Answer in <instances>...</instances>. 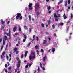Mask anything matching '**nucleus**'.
<instances>
[{
	"instance_id": "f257e3e1",
	"label": "nucleus",
	"mask_w": 73,
	"mask_h": 73,
	"mask_svg": "<svg viewBox=\"0 0 73 73\" xmlns=\"http://www.w3.org/2000/svg\"><path fill=\"white\" fill-rule=\"evenodd\" d=\"M35 52H32L31 53V55H33V56H32L31 55H30L29 58L30 60H31L32 59H35V58H36V57H35Z\"/></svg>"
},
{
	"instance_id": "f03ea898",
	"label": "nucleus",
	"mask_w": 73,
	"mask_h": 73,
	"mask_svg": "<svg viewBox=\"0 0 73 73\" xmlns=\"http://www.w3.org/2000/svg\"><path fill=\"white\" fill-rule=\"evenodd\" d=\"M35 11H37V9L40 8V5L38 4H36L35 6Z\"/></svg>"
},
{
	"instance_id": "7ed1b4c3",
	"label": "nucleus",
	"mask_w": 73,
	"mask_h": 73,
	"mask_svg": "<svg viewBox=\"0 0 73 73\" xmlns=\"http://www.w3.org/2000/svg\"><path fill=\"white\" fill-rule=\"evenodd\" d=\"M29 9L30 10H32L33 9V7H32V4L31 3H30L29 5Z\"/></svg>"
},
{
	"instance_id": "20e7f679",
	"label": "nucleus",
	"mask_w": 73,
	"mask_h": 73,
	"mask_svg": "<svg viewBox=\"0 0 73 73\" xmlns=\"http://www.w3.org/2000/svg\"><path fill=\"white\" fill-rule=\"evenodd\" d=\"M21 13H17V15L16 16V18L17 20H18L19 19V17H20V16H21Z\"/></svg>"
},
{
	"instance_id": "39448f33",
	"label": "nucleus",
	"mask_w": 73,
	"mask_h": 73,
	"mask_svg": "<svg viewBox=\"0 0 73 73\" xmlns=\"http://www.w3.org/2000/svg\"><path fill=\"white\" fill-rule=\"evenodd\" d=\"M23 35L24 36V39L23 40V42H25L27 39V36H26V35H25L24 34H23Z\"/></svg>"
},
{
	"instance_id": "423d86ee",
	"label": "nucleus",
	"mask_w": 73,
	"mask_h": 73,
	"mask_svg": "<svg viewBox=\"0 0 73 73\" xmlns=\"http://www.w3.org/2000/svg\"><path fill=\"white\" fill-rule=\"evenodd\" d=\"M5 52H4L2 53V54L1 56V59H3V58H4V56L5 55Z\"/></svg>"
},
{
	"instance_id": "0eeeda50",
	"label": "nucleus",
	"mask_w": 73,
	"mask_h": 73,
	"mask_svg": "<svg viewBox=\"0 0 73 73\" xmlns=\"http://www.w3.org/2000/svg\"><path fill=\"white\" fill-rule=\"evenodd\" d=\"M43 44L45 45L47 43V40H43Z\"/></svg>"
},
{
	"instance_id": "6e6552de",
	"label": "nucleus",
	"mask_w": 73,
	"mask_h": 73,
	"mask_svg": "<svg viewBox=\"0 0 73 73\" xmlns=\"http://www.w3.org/2000/svg\"><path fill=\"white\" fill-rule=\"evenodd\" d=\"M46 58H47V56L46 55L45 56H44L43 58V61L45 62Z\"/></svg>"
},
{
	"instance_id": "1a4fd4ad",
	"label": "nucleus",
	"mask_w": 73,
	"mask_h": 73,
	"mask_svg": "<svg viewBox=\"0 0 73 73\" xmlns=\"http://www.w3.org/2000/svg\"><path fill=\"white\" fill-rule=\"evenodd\" d=\"M4 38H3V40H5V41H6V40H7L8 38L7 37V36H6V35H4Z\"/></svg>"
},
{
	"instance_id": "9d476101",
	"label": "nucleus",
	"mask_w": 73,
	"mask_h": 73,
	"mask_svg": "<svg viewBox=\"0 0 73 73\" xmlns=\"http://www.w3.org/2000/svg\"><path fill=\"white\" fill-rule=\"evenodd\" d=\"M16 29H17V27H15L13 29V31L14 32H15L16 31Z\"/></svg>"
},
{
	"instance_id": "9b49d317",
	"label": "nucleus",
	"mask_w": 73,
	"mask_h": 73,
	"mask_svg": "<svg viewBox=\"0 0 73 73\" xmlns=\"http://www.w3.org/2000/svg\"><path fill=\"white\" fill-rule=\"evenodd\" d=\"M62 1H63V0L60 1V2L58 3V5H59L60 4H61V3H62Z\"/></svg>"
},
{
	"instance_id": "f8f14e48",
	"label": "nucleus",
	"mask_w": 73,
	"mask_h": 73,
	"mask_svg": "<svg viewBox=\"0 0 73 73\" xmlns=\"http://www.w3.org/2000/svg\"><path fill=\"white\" fill-rule=\"evenodd\" d=\"M1 24H4L5 23V22L4 21H3V20L2 19H1Z\"/></svg>"
},
{
	"instance_id": "ddd939ff",
	"label": "nucleus",
	"mask_w": 73,
	"mask_h": 73,
	"mask_svg": "<svg viewBox=\"0 0 73 73\" xmlns=\"http://www.w3.org/2000/svg\"><path fill=\"white\" fill-rule=\"evenodd\" d=\"M39 47V46L38 45H36L35 47V49H37V48H38Z\"/></svg>"
},
{
	"instance_id": "4468645a",
	"label": "nucleus",
	"mask_w": 73,
	"mask_h": 73,
	"mask_svg": "<svg viewBox=\"0 0 73 73\" xmlns=\"http://www.w3.org/2000/svg\"><path fill=\"white\" fill-rule=\"evenodd\" d=\"M50 21H50V19L49 20H48L47 21V22H48V24L49 25V24H50Z\"/></svg>"
},
{
	"instance_id": "2eb2a0df",
	"label": "nucleus",
	"mask_w": 73,
	"mask_h": 73,
	"mask_svg": "<svg viewBox=\"0 0 73 73\" xmlns=\"http://www.w3.org/2000/svg\"><path fill=\"white\" fill-rule=\"evenodd\" d=\"M28 51H26L25 52V57H27V54H28Z\"/></svg>"
},
{
	"instance_id": "dca6fc26",
	"label": "nucleus",
	"mask_w": 73,
	"mask_h": 73,
	"mask_svg": "<svg viewBox=\"0 0 73 73\" xmlns=\"http://www.w3.org/2000/svg\"><path fill=\"white\" fill-rule=\"evenodd\" d=\"M39 14H41V12H39V11H38L37 13V16H39Z\"/></svg>"
},
{
	"instance_id": "f3484780",
	"label": "nucleus",
	"mask_w": 73,
	"mask_h": 73,
	"mask_svg": "<svg viewBox=\"0 0 73 73\" xmlns=\"http://www.w3.org/2000/svg\"><path fill=\"white\" fill-rule=\"evenodd\" d=\"M24 29L26 30H28V28H27V27L26 26H24Z\"/></svg>"
},
{
	"instance_id": "a211bd4d",
	"label": "nucleus",
	"mask_w": 73,
	"mask_h": 73,
	"mask_svg": "<svg viewBox=\"0 0 73 73\" xmlns=\"http://www.w3.org/2000/svg\"><path fill=\"white\" fill-rule=\"evenodd\" d=\"M7 36H9V37H10V36H11V33H7Z\"/></svg>"
},
{
	"instance_id": "6ab92c4d",
	"label": "nucleus",
	"mask_w": 73,
	"mask_h": 73,
	"mask_svg": "<svg viewBox=\"0 0 73 73\" xmlns=\"http://www.w3.org/2000/svg\"><path fill=\"white\" fill-rule=\"evenodd\" d=\"M55 20L56 21H57V22H58V18H56L55 19Z\"/></svg>"
},
{
	"instance_id": "aec40b11",
	"label": "nucleus",
	"mask_w": 73,
	"mask_h": 73,
	"mask_svg": "<svg viewBox=\"0 0 73 73\" xmlns=\"http://www.w3.org/2000/svg\"><path fill=\"white\" fill-rule=\"evenodd\" d=\"M57 15V17H61V15L60 14H58Z\"/></svg>"
},
{
	"instance_id": "412c9836",
	"label": "nucleus",
	"mask_w": 73,
	"mask_h": 73,
	"mask_svg": "<svg viewBox=\"0 0 73 73\" xmlns=\"http://www.w3.org/2000/svg\"><path fill=\"white\" fill-rule=\"evenodd\" d=\"M54 17H57V16L56 15V14L55 13L54 14Z\"/></svg>"
},
{
	"instance_id": "4be33fe9",
	"label": "nucleus",
	"mask_w": 73,
	"mask_h": 73,
	"mask_svg": "<svg viewBox=\"0 0 73 73\" xmlns=\"http://www.w3.org/2000/svg\"><path fill=\"white\" fill-rule=\"evenodd\" d=\"M14 50L15 52H16L17 50V48H15Z\"/></svg>"
},
{
	"instance_id": "5701e85b",
	"label": "nucleus",
	"mask_w": 73,
	"mask_h": 73,
	"mask_svg": "<svg viewBox=\"0 0 73 73\" xmlns=\"http://www.w3.org/2000/svg\"><path fill=\"white\" fill-rule=\"evenodd\" d=\"M41 26L42 27H43V28H44L45 27V26H44V25L43 23H42L41 24Z\"/></svg>"
},
{
	"instance_id": "b1692460",
	"label": "nucleus",
	"mask_w": 73,
	"mask_h": 73,
	"mask_svg": "<svg viewBox=\"0 0 73 73\" xmlns=\"http://www.w3.org/2000/svg\"><path fill=\"white\" fill-rule=\"evenodd\" d=\"M52 52H54L55 51V49L54 48H52Z\"/></svg>"
},
{
	"instance_id": "393cba45",
	"label": "nucleus",
	"mask_w": 73,
	"mask_h": 73,
	"mask_svg": "<svg viewBox=\"0 0 73 73\" xmlns=\"http://www.w3.org/2000/svg\"><path fill=\"white\" fill-rule=\"evenodd\" d=\"M52 27L53 29H54L55 28V26L54 25V24H53L52 25Z\"/></svg>"
},
{
	"instance_id": "a878e982",
	"label": "nucleus",
	"mask_w": 73,
	"mask_h": 73,
	"mask_svg": "<svg viewBox=\"0 0 73 73\" xmlns=\"http://www.w3.org/2000/svg\"><path fill=\"white\" fill-rule=\"evenodd\" d=\"M19 32H21V28H20V27H19Z\"/></svg>"
},
{
	"instance_id": "bb28decb",
	"label": "nucleus",
	"mask_w": 73,
	"mask_h": 73,
	"mask_svg": "<svg viewBox=\"0 0 73 73\" xmlns=\"http://www.w3.org/2000/svg\"><path fill=\"white\" fill-rule=\"evenodd\" d=\"M73 14L72 13H71V16H70L71 19H72V18H73Z\"/></svg>"
},
{
	"instance_id": "cd10ccee",
	"label": "nucleus",
	"mask_w": 73,
	"mask_h": 73,
	"mask_svg": "<svg viewBox=\"0 0 73 73\" xmlns=\"http://www.w3.org/2000/svg\"><path fill=\"white\" fill-rule=\"evenodd\" d=\"M28 17L30 21H31V15H29Z\"/></svg>"
},
{
	"instance_id": "c85d7f7f",
	"label": "nucleus",
	"mask_w": 73,
	"mask_h": 73,
	"mask_svg": "<svg viewBox=\"0 0 73 73\" xmlns=\"http://www.w3.org/2000/svg\"><path fill=\"white\" fill-rule=\"evenodd\" d=\"M36 52L37 54H39V51L38 50H36Z\"/></svg>"
},
{
	"instance_id": "c756f323",
	"label": "nucleus",
	"mask_w": 73,
	"mask_h": 73,
	"mask_svg": "<svg viewBox=\"0 0 73 73\" xmlns=\"http://www.w3.org/2000/svg\"><path fill=\"white\" fill-rule=\"evenodd\" d=\"M1 37V36H0V42H1L2 41V38H0Z\"/></svg>"
},
{
	"instance_id": "7c9ffc66",
	"label": "nucleus",
	"mask_w": 73,
	"mask_h": 73,
	"mask_svg": "<svg viewBox=\"0 0 73 73\" xmlns=\"http://www.w3.org/2000/svg\"><path fill=\"white\" fill-rule=\"evenodd\" d=\"M31 44V42H30L27 45V46L28 47L29 46H30V45Z\"/></svg>"
},
{
	"instance_id": "2f4dec72",
	"label": "nucleus",
	"mask_w": 73,
	"mask_h": 73,
	"mask_svg": "<svg viewBox=\"0 0 73 73\" xmlns=\"http://www.w3.org/2000/svg\"><path fill=\"white\" fill-rule=\"evenodd\" d=\"M50 8H51V7H50V6H49L47 8L48 10H49L50 9Z\"/></svg>"
},
{
	"instance_id": "473e14b6",
	"label": "nucleus",
	"mask_w": 73,
	"mask_h": 73,
	"mask_svg": "<svg viewBox=\"0 0 73 73\" xmlns=\"http://www.w3.org/2000/svg\"><path fill=\"white\" fill-rule=\"evenodd\" d=\"M16 59H17V61H19V57H17Z\"/></svg>"
},
{
	"instance_id": "72a5a7b5",
	"label": "nucleus",
	"mask_w": 73,
	"mask_h": 73,
	"mask_svg": "<svg viewBox=\"0 0 73 73\" xmlns=\"http://www.w3.org/2000/svg\"><path fill=\"white\" fill-rule=\"evenodd\" d=\"M20 64H19L17 66V68H20Z\"/></svg>"
},
{
	"instance_id": "f704fd0d",
	"label": "nucleus",
	"mask_w": 73,
	"mask_h": 73,
	"mask_svg": "<svg viewBox=\"0 0 73 73\" xmlns=\"http://www.w3.org/2000/svg\"><path fill=\"white\" fill-rule=\"evenodd\" d=\"M41 52H42V53H44V50H43V49H41Z\"/></svg>"
},
{
	"instance_id": "c9c22d12",
	"label": "nucleus",
	"mask_w": 73,
	"mask_h": 73,
	"mask_svg": "<svg viewBox=\"0 0 73 73\" xmlns=\"http://www.w3.org/2000/svg\"><path fill=\"white\" fill-rule=\"evenodd\" d=\"M60 25H61V26H62V25H64V23H61L60 24Z\"/></svg>"
},
{
	"instance_id": "e433bc0d",
	"label": "nucleus",
	"mask_w": 73,
	"mask_h": 73,
	"mask_svg": "<svg viewBox=\"0 0 73 73\" xmlns=\"http://www.w3.org/2000/svg\"><path fill=\"white\" fill-rule=\"evenodd\" d=\"M22 18H23V16H20L19 19H20V20H21V19H22Z\"/></svg>"
},
{
	"instance_id": "4c0bfd02",
	"label": "nucleus",
	"mask_w": 73,
	"mask_h": 73,
	"mask_svg": "<svg viewBox=\"0 0 73 73\" xmlns=\"http://www.w3.org/2000/svg\"><path fill=\"white\" fill-rule=\"evenodd\" d=\"M32 65V63H31V64H29V67H31V65Z\"/></svg>"
},
{
	"instance_id": "58836bf2",
	"label": "nucleus",
	"mask_w": 73,
	"mask_h": 73,
	"mask_svg": "<svg viewBox=\"0 0 73 73\" xmlns=\"http://www.w3.org/2000/svg\"><path fill=\"white\" fill-rule=\"evenodd\" d=\"M32 31V28H29V32H31V31Z\"/></svg>"
},
{
	"instance_id": "ea45409f",
	"label": "nucleus",
	"mask_w": 73,
	"mask_h": 73,
	"mask_svg": "<svg viewBox=\"0 0 73 73\" xmlns=\"http://www.w3.org/2000/svg\"><path fill=\"white\" fill-rule=\"evenodd\" d=\"M70 3V0H68V4H69Z\"/></svg>"
},
{
	"instance_id": "a19ab883",
	"label": "nucleus",
	"mask_w": 73,
	"mask_h": 73,
	"mask_svg": "<svg viewBox=\"0 0 73 73\" xmlns=\"http://www.w3.org/2000/svg\"><path fill=\"white\" fill-rule=\"evenodd\" d=\"M8 43L7 44L6 46V48H8Z\"/></svg>"
},
{
	"instance_id": "79ce46f5",
	"label": "nucleus",
	"mask_w": 73,
	"mask_h": 73,
	"mask_svg": "<svg viewBox=\"0 0 73 73\" xmlns=\"http://www.w3.org/2000/svg\"><path fill=\"white\" fill-rule=\"evenodd\" d=\"M7 64H8V66H9V65H10V64H9V62H7Z\"/></svg>"
},
{
	"instance_id": "37998d69",
	"label": "nucleus",
	"mask_w": 73,
	"mask_h": 73,
	"mask_svg": "<svg viewBox=\"0 0 73 73\" xmlns=\"http://www.w3.org/2000/svg\"><path fill=\"white\" fill-rule=\"evenodd\" d=\"M3 45H5V40H3Z\"/></svg>"
},
{
	"instance_id": "c03bdc74",
	"label": "nucleus",
	"mask_w": 73,
	"mask_h": 73,
	"mask_svg": "<svg viewBox=\"0 0 73 73\" xmlns=\"http://www.w3.org/2000/svg\"><path fill=\"white\" fill-rule=\"evenodd\" d=\"M5 68H7L8 66H7V64H5Z\"/></svg>"
},
{
	"instance_id": "a18cd8bd",
	"label": "nucleus",
	"mask_w": 73,
	"mask_h": 73,
	"mask_svg": "<svg viewBox=\"0 0 73 73\" xmlns=\"http://www.w3.org/2000/svg\"><path fill=\"white\" fill-rule=\"evenodd\" d=\"M3 47H4V46L2 45L1 48V50H2L3 49Z\"/></svg>"
},
{
	"instance_id": "49530a36",
	"label": "nucleus",
	"mask_w": 73,
	"mask_h": 73,
	"mask_svg": "<svg viewBox=\"0 0 73 73\" xmlns=\"http://www.w3.org/2000/svg\"><path fill=\"white\" fill-rule=\"evenodd\" d=\"M9 46H10V47H11V46L12 45L11 44V43H9Z\"/></svg>"
},
{
	"instance_id": "de8ad7c7",
	"label": "nucleus",
	"mask_w": 73,
	"mask_h": 73,
	"mask_svg": "<svg viewBox=\"0 0 73 73\" xmlns=\"http://www.w3.org/2000/svg\"><path fill=\"white\" fill-rule=\"evenodd\" d=\"M9 40H10V41L11 40V36H9Z\"/></svg>"
},
{
	"instance_id": "09e8293b",
	"label": "nucleus",
	"mask_w": 73,
	"mask_h": 73,
	"mask_svg": "<svg viewBox=\"0 0 73 73\" xmlns=\"http://www.w3.org/2000/svg\"><path fill=\"white\" fill-rule=\"evenodd\" d=\"M43 70H45V68L44 67H42Z\"/></svg>"
},
{
	"instance_id": "8fccbe9b",
	"label": "nucleus",
	"mask_w": 73,
	"mask_h": 73,
	"mask_svg": "<svg viewBox=\"0 0 73 73\" xmlns=\"http://www.w3.org/2000/svg\"><path fill=\"white\" fill-rule=\"evenodd\" d=\"M65 6H67V2H65Z\"/></svg>"
},
{
	"instance_id": "3c124183",
	"label": "nucleus",
	"mask_w": 73,
	"mask_h": 73,
	"mask_svg": "<svg viewBox=\"0 0 73 73\" xmlns=\"http://www.w3.org/2000/svg\"><path fill=\"white\" fill-rule=\"evenodd\" d=\"M24 57V55L23 54H22L21 56V58H23V57Z\"/></svg>"
},
{
	"instance_id": "603ef678",
	"label": "nucleus",
	"mask_w": 73,
	"mask_h": 73,
	"mask_svg": "<svg viewBox=\"0 0 73 73\" xmlns=\"http://www.w3.org/2000/svg\"><path fill=\"white\" fill-rule=\"evenodd\" d=\"M66 18H67V17H66V16H65L64 17V19H66Z\"/></svg>"
},
{
	"instance_id": "864d4df0",
	"label": "nucleus",
	"mask_w": 73,
	"mask_h": 73,
	"mask_svg": "<svg viewBox=\"0 0 73 73\" xmlns=\"http://www.w3.org/2000/svg\"><path fill=\"white\" fill-rule=\"evenodd\" d=\"M28 65H27L25 66V68H28Z\"/></svg>"
},
{
	"instance_id": "5fc2aeb1",
	"label": "nucleus",
	"mask_w": 73,
	"mask_h": 73,
	"mask_svg": "<svg viewBox=\"0 0 73 73\" xmlns=\"http://www.w3.org/2000/svg\"><path fill=\"white\" fill-rule=\"evenodd\" d=\"M5 72L6 73H8V70H7L6 69H5Z\"/></svg>"
},
{
	"instance_id": "6e6d98bb",
	"label": "nucleus",
	"mask_w": 73,
	"mask_h": 73,
	"mask_svg": "<svg viewBox=\"0 0 73 73\" xmlns=\"http://www.w3.org/2000/svg\"><path fill=\"white\" fill-rule=\"evenodd\" d=\"M36 38H37V41H38V40H39L38 37H37Z\"/></svg>"
},
{
	"instance_id": "4d7b16f0",
	"label": "nucleus",
	"mask_w": 73,
	"mask_h": 73,
	"mask_svg": "<svg viewBox=\"0 0 73 73\" xmlns=\"http://www.w3.org/2000/svg\"><path fill=\"white\" fill-rule=\"evenodd\" d=\"M16 54H18V53H19V51H16Z\"/></svg>"
},
{
	"instance_id": "13d9d810",
	"label": "nucleus",
	"mask_w": 73,
	"mask_h": 73,
	"mask_svg": "<svg viewBox=\"0 0 73 73\" xmlns=\"http://www.w3.org/2000/svg\"><path fill=\"white\" fill-rule=\"evenodd\" d=\"M21 63V61H19L18 62V63L19 64H20Z\"/></svg>"
},
{
	"instance_id": "bf43d9fd",
	"label": "nucleus",
	"mask_w": 73,
	"mask_h": 73,
	"mask_svg": "<svg viewBox=\"0 0 73 73\" xmlns=\"http://www.w3.org/2000/svg\"><path fill=\"white\" fill-rule=\"evenodd\" d=\"M48 38V40H49L50 41V40H51V38Z\"/></svg>"
},
{
	"instance_id": "052dcab7",
	"label": "nucleus",
	"mask_w": 73,
	"mask_h": 73,
	"mask_svg": "<svg viewBox=\"0 0 73 73\" xmlns=\"http://www.w3.org/2000/svg\"><path fill=\"white\" fill-rule=\"evenodd\" d=\"M40 66L42 68V64H41V63H40Z\"/></svg>"
},
{
	"instance_id": "680f3d73",
	"label": "nucleus",
	"mask_w": 73,
	"mask_h": 73,
	"mask_svg": "<svg viewBox=\"0 0 73 73\" xmlns=\"http://www.w3.org/2000/svg\"><path fill=\"white\" fill-rule=\"evenodd\" d=\"M10 23V21H8V22H7V24H9Z\"/></svg>"
},
{
	"instance_id": "e2e57ef3",
	"label": "nucleus",
	"mask_w": 73,
	"mask_h": 73,
	"mask_svg": "<svg viewBox=\"0 0 73 73\" xmlns=\"http://www.w3.org/2000/svg\"><path fill=\"white\" fill-rule=\"evenodd\" d=\"M54 36L55 37H57V35H56V34L55 33L54 34Z\"/></svg>"
},
{
	"instance_id": "0e129e2a",
	"label": "nucleus",
	"mask_w": 73,
	"mask_h": 73,
	"mask_svg": "<svg viewBox=\"0 0 73 73\" xmlns=\"http://www.w3.org/2000/svg\"><path fill=\"white\" fill-rule=\"evenodd\" d=\"M38 71H40V67H38Z\"/></svg>"
},
{
	"instance_id": "69168bd1",
	"label": "nucleus",
	"mask_w": 73,
	"mask_h": 73,
	"mask_svg": "<svg viewBox=\"0 0 73 73\" xmlns=\"http://www.w3.org/2000/svg\"><path fill=\"white\" fill-rule=\"evenodd\" d=\"M36 37V36L35 35H34L33 36V38H35Z\"/></svg>"
},
{
	"instance_id": "338daca9",
	"label": "nucleus",
	"mask_w": 73,
	"mask_h": 73,
	"mask_svg": "<svg viewBox=\"0 0 73 73\" xmlns=\"http://www.w3.org/2000/svg\"><path fill=\"white\" fill-rule=\"evenodd\" d=\"M6 57L7 58V59L8 60V56H6Z\"/></svg>"
},
{
	"instance_id": "774afa93",
	"label": "nucleus",
	"mask_w": 73,
	"mask_h": 73,
	"mask_svg": "<svg viewBox=\"0 0 73 73\" xmlns=\"http://www.w3.org/2000/svg\"><path fill=\"white\" fill-rule=\"evenodd\" d=\"M16 46H19V44H16Z\"/></svg>"
}]
</instances>
